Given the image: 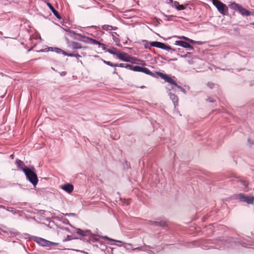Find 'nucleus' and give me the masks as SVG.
<instances>
[{
	"instance_id": "a878e982",
	"label": "nucleus",
	"mask_w": 254,
	"mask_h": 254,
	"mask_svg": "<svg viewBox=\"0 0 254 254\" xmlns=\"http://www.w3.org/2000/svg\"><path fill=\"white\" fill-rule=\"evenodd\" d=\"M63 55L70 57H74L75 54L71 53H67L66 52H63Z\"/></svg>"
},
{
	"instance_id": "5701e85b",
	"label": "nucleus",
	"mask_w": 254,
	"mask_h": 254,
	"mask_svg": "<svg viewBox=\"0 0 254 254\" xmlns=\"http://www.w3.org/2000/svg\"><path fill=\"white\" fill-rule=\"evenodd\" d=\"M74 239L75 238H73V237L72 236L67 235L66 236V237L63 240V242L70 241V240Z\"/></svg>"
},
{
	"instance_id": "aec40b11",
	"label": "nucleus",
	"mask_w": 254,
	"mask_h": 254,
	"mask_svg": "<svg viewBox=\"0 0 254 254\" xmlns=\"http://www.w3.org/2000/svg\"><path fill=\"white\" fill-rule=\"evenodd\" d=\"M71 45L73 49H79L83 48L80 43L76 42H71Z\"/></svg>"
},
{
	"instance_id": "f257e3e1",
	"label": "nucleus",
	"mask_w": 254,
	"mask_h": 254,
	"mask_svg": "<svg viewBox=\"0 0 254 254\" xmlns=\"http://www.w3.org/2000/svg\"><path fill=\"white\" fill-rule=\"evenodd\" d=\"M23 173L27 180L34 186L37 185L38 182L37 175L35 172V168L30 166L28 169H23Z\"/></svg>"
},
{
	"instance_id": "79ce46f5",
	"label": "nucleus",
	"mask_w": 254,
	"mask_h": 254,
	"mask_svg": "<svg viewBox=\"0 0 254 254\" xmlns=\"http://www.w3.org/2000/svg\"><path fill=\"white\" fill-rule=\"evenodd\" d=\"M190 38H188V37H186V41H188V42H190Z\"/></svg>"
},
{
	"instance_id": "0eeeda50",
	"label": "nucleus",
	"mask_w": 254,
	"mask_h": 254,
	"mask_svg": "<svg viewBox=\"0 0 254 254\" xmlns=\"http://www.w3.org/2000/svg\"><path fill=\"white\" fill-rule=\"evenodd\" d=\"M150 45L152 47H156L158 48H160L163 50H165L167 51L171 50V53H172L173 52L175 51V49H172L170 46L166 45L164 43L158 42V41H153L151 42L150 43Z\"/></svg>"
},
{
	"instance_id": "c85d7f7f",
	"label": "nucleus",
	"mask_w": 254,
	"mask_h": 254,
	"mask_svg": "<svg viewBox=\"0 0 254 254\" xmlns=\"http://www.w3.org/2000/svg\"><path fill=\"white\" fill-rule=\"evenodd\" d=\"M160 57L163 60L167 61L168 62H170V61H176L177 60L176 59H167V58L166 57H164L163 56H160Z\"/></svg>"
},
{
	"instance_id": "49530a36",
	"label": "nucleus",
	"mask_w": 254,
	"mask_h": 254,
	"mask_svg": "<svg viewBox=\"0 0 254 254\" xmlns=\"http://www.w3.org/2000/svg\"><path fill=\"white\" fill-rule=\"evenodd\" d=\"M136 250H139L140 249V248H136Z\"/></svg>"
},
{
	"instance_id": "1a4fd4ad",
	"label": "nucleus",
	"mask_w": 254,
	"mask_h": 254,
	"mask_svg": "<svg viewBox=\"0 0 254 254\" xmlns=\"http://www.w3.org/2000/svg\"><path fill=\"white\" fill-rule=\"evenodd\" d=\"M215 6L217 8L218 11L221 14H224L225 11L227 10V6L222 2L217 0L215 3Z\"/></svg>"
},
{
	"instance_id": "f8f14e48",
	"label": "nucleus",
	"mask_w": 254,
	"mask_h": 254,
	"mask_svg": "<svg viewBox=\"0 0 254 254\" xmlns=\"http://www.w3.org/2000/svg\"><path fill=\"white\" fill-rule=\"evenodd\" d=\"M61 188L66 192L70 193L73 190V186L71 184L66 183L61 186Z\"/></svg>"
},
{
	"instance_id": "20e7f679",
	"label": "nucleus",
	"mask_w": 254,
	"mask_h": 254,
	"mask_svg": "<svg viewBox=\"0 0 254 254\" xmlns=\"http://www.w3.org/2000/svg\"><path fill=\"white\" fill-rule=\"evenodd\" d=\"M234 198L239 199L240 201L246 202L249 204H253L254 202V196H247L242 193L235 195Z\"/></svg>"
},
{
	"instance_id": "6e6552de",
	"label": "nucleus",
	"mask_w": 254,
	"mask_h": 254,
	"mask_svg": "<svg viewBox=\"0 0 254 254\" xmlns=\"http://www.w3.org/2000/svg\"><path fill=\"white\" fill-rule=\"evenodd\" d=\"M116 56L120 60L126 62L131 63V59L135 61H138V60L136 58H131L129 56L127 57L126 54L125 53H121L120 52H118L117 55H116Z\"/></svg>"
},
{
	"instance_id": "2f4dec72",
	"label": "nucleus",
	"mask_w": 254,
	"mask_h": 254,
	"mask_svg": "<svg viewBox=\"0 0 254 254\" xmlns=\"http://www.w3.org/2000/svg\"><path fill=\"white\" fill-rule=\"evenodd\" d=\"M99 46H101L103 50H105V51H106V50H107L106 48V45L105 44L101 43Z\"/></svg>"
},
{
	"instance_id": "7ed1b4c3",
	"label": "nucleus",
	"mask_w": 254,
	"mask_h": 254,
	"mask_svg": "<svg viewBox=\"0 0 254 254\" xmlns=\"http://www.w3.org/2000/svg\"><path fill=\"white\" fill-rule=\"evenodd\" d=\"M161 78L164 79L165 82H167L171 86V88L172 90L175 91L176 88H178V89H180V90L183 93H186V90L181 86L179 85L177 82L168 74L164 73L163 75H162Z\"/></svg>"
},
{
	"instance_id": "7c9ffc66",
	"label": "nucleus",
	"mask_w": 254,
	"mask_h": 254,
	"mask_svg": "<svg viewBox=\"0 0 254 254\" xmlns=\"http://www.w3.org/2000/svg\"><path fill=\"white\" fill-rule=\"evenodd\" d=\"M126 64H116L117 66L121 67H125V68H126Z\"/></svg>"
},
{
	"instance_id": "a19ab883",
	"label": "nucleus",
	"mask_w": 254,
	"mask_h": 254,
	"mask_svg": "<svg viewBox=\"0 0 254 254\" xmlns=\"http://www.w3.org/2000/svg\"><path fill=\"white\" fill-rule=\"evenodd\" d=\"M186 37H185V36H182V37H181V38L186 40Z\"/></svg>"
},
{
	"instance_id": "b1692460",
	"label": "nucleus",
	"mask_w": 254,
	"mask_h": 254,
	"mask_svg": "<svg viewBox=\"0 0 254 254\" xmlns=\"http://www.w3.org/2000/svg\"><path fill=\"white\" fill-rule=\"evenodd\" d=\"M106 52H107L110 54L115 56H116V55H117L118 53V52H115L114 50L109 49H107V50H106Z\"/></svg>"
},
{
	"instance_id": "473e14b6",
	"label": "nucleus",
	"mask_w": 254,
	"mask_h": 254,
	"mask_svg": "<svg viewBox=\"0 0 254 254\" xmlns=\"http://www.w3.org/2000/svg\"><path fill=\"white\" fill-rule=\"evenodd\" d=\"M207 85L210 88L212 89L214 86V84L212 82H208Z\"/></svg>"
},
{
	"instance_id": "ddd939ff",
	"label": "nucleus",
	"mask_w": 254,
	"mask_h": 254,
	"mask_svg": "<svg viewBox=\"0 0 254 254\" xmlns=\"http://www.w3.org/2000/svg\"><path fill=\"white\" fill-rule=\"evenodd\" d=\"M168 94L170 98L171 99L174 104L175 108H176V107L178 106L179 98L178 96L171 92H169Z\"/></svg>"
},
{
	"instance_id": "4468645a",
	"label": "nucleus",
	"mask_w": 254,
	"mask_h": 254,
	"mask_svg": "<svg viewBox=\"0 0 254 254\" xmlns=\"http://www.w3.org/2000/svg\"><path fill=\"white\" fill-rule=\"evenodd\" d=\"M15 165L17 167V169L19 170H21L23 172V169H28V167H25V165L23 161L21 160L17 159L15 160Z\"/></svg>"
},
{
	"instance_id": "a211bd4d",
	"label": "nucleus",
	"mask_w": 254,
	"mask_h": 254,
	"mask_svg": "<svg viewBox=\"0 0 254 254\" xmlns=\"http://www.w3.org/2000/svg\"><path fill=\"white\" fill-rule=\"evenodd\" d=\"M102 28L103 30L107 31H111V30H116L118 29L117 27L113 26L111 25H106V24L103 25L102 26Z\"/></svg>"
},
{
	"instance_id": "9d476101",
	"label": "nucleus",
	"mask_w": 254,
	"mask_h": 254,
	"mask_svg": "<svg viewBox=\"0 0 254 254\" xmlns=\"http://www.w3.org/2000/svg\"><path fill=\"white\" fill-rule=\"evenodd\" d=\"M175 45L181 46L186 49H193V47L190 43L184 41H176Z\"/></svg>"
},
{
	"instance_id": "6ab92c4d",
	"label": "nucleus",
	"mask_w": 254,
	"mask_h": 254,
	"mask_svg": "<svg viewBox=\"0 0 254 254\" xmlns=\"http://www.w3.org/2000/svg\"><path fill=\"white\" fill-rule=\"evenodd\" d=\"M173 6H174L178 10H183L185 8V7L183 5H180L179 2L177 1H174Z\"/></svg>"
},
{
	"instance_id": "e433bc0d",
	"label": "nucleus",
	"mask_w": 254,
	"mask_h": 254,
	"mask_svg": "<svg viewBox=\"0 0 254 254\" xmlns=\"http://www.w3.org/2000/svg\"><path fill=\"white\" fill-rule=\"evenodd\" d=\"M190 54V53H189L188 52V53H187V54H186L185 55H183V56H182L181 57H184V58H187L188 57V54Z\"/></svg>"
},
{
	"instance_id": "cd10ccee",
	"label": "nucleus",
	"mask_w": 254,
	"mask_h": 254,
	"mask_svg": "<svg viewBox=\"0 0 254 254\" xmlns=\"http://www.w3.org/2000/svg\"><path fill=\"white\" fill-rule=\"evenodd\" d=\"M104 239H107V240H109L110 241H112V242H119V243H122V242L121 241H117V240H115L114 239H110L108 237H107V236H105V237H104Z\"/></svg>"
},
{
	"instance_id": "ea45409f",
	"label": "nucleus",
	"mask_w": 254,
	"mask_h": 254,
	"mask_svg": "<svg viewBox=\"0 0 254 254\" xmlns=\"http://www.w3.org/2000/svg\"><path fill=\"white\" fill-rule=\"evenodd\" d=\"M10 157L11 159H14V154H11V155H10Z\"/></svg>"
},
{
	"instance_id": "dca6fc26",
	"label": "nucleus",
	"mask_w": 254,
	"mask_h": 254,
	"mask_svg": "<svg viewBox=\"0 0 254 254\" xmlns=\"http://www.w3.org/2000/svg\"><path fill=\"white\" fill-rule=\"evenodd\" d=\"M47 5L52 11L54 15L59 19L62 18L61 15L59 14L58 11L53 7V6L49 2L47 3Z\"/></svg>"
},
{
	"instance_id": "c9c22d12",
	"label": "nucleus",
	"mask_w": 254,
	"mask_h": 254,
	"mask_svg": "<svg viewBox=\"0 0 254 254\" xmlns=\"http://www.w3.org/2000/svg\"><path fill=\"white\" fill-rule=\"evenodd\" d=\"M190 43L191 44H195L196 43V41L193 40L192 39H190Z\"/></svg>"
},
{
	"instance_id": "c03bdc74",
	"label": "nucleus",
	"mask_w": 254,
	"mask_h": 254,
	"mask_svg": "<svg viewBox=\"0 0 254 254\" xmlns=\"http://www.w3.org/2000/svg\"><path fill=\"white\" fill-rule=\"evenodd\" d=\"M126 203L127 205L129 204V202L128 201H127V202H126Z\"/></svg>"
},
{
	"instance_id": "f704fd0d",
	"label": "nucleus",
	"mask_w": 254,
	"mask_h": 254,
	"mask_svg": "<svg viewBox=\"0 0 254 254\" xmlns=\"http://www.w3.org/2000/svg\"><path fill=\"white\" fill-rule=\"evenodd\" d=\"M64 215H65V216H75L76 215V214L75 213H66Z\"/></svg>"
},
{
	"instance_id": "423d86ee",
	"label": "nucleus",
	"mask_w": 254,
	"mask_h": 254,
	"mask_svg": "<svg viewBox=\"0 0 254 254\" xmlns=\"http://www.w3.org/2000/svg\"><path fill=\"white\" fill-rule=\"evenodd\" d=\"M231 6L232 8L238 10L242 15L249 16L251 15V12L250 11L235 2L231 4Z\"/></svg>"
},
{
	"instance_id": "2eb2a0df",
	"label": "nucleus",
	"mask_w": 254,
	"mask_h": 254,
	"mask_svg": "<svg viewBox=\"0 0 254 254\" xmlns=\"http://www.w3.org/2000/svg\"><path fill=\"white\" fill-rule=\"evenodd\" d=\"M76 233L81 236H87L91 234L90 230L83 231L80 228H76L75 229Z\"/></svg>"
},
{
	"instance_id": "412c9836",
	"label": "nucleus",
	"mask_w": 254,
	"mask_h": 254,
	"mask_svg": "<svg viewBox=\"0 0 254 254\" xmlns=\"http://www.w3.org/2000/svg\"><path fill=\"white\" fill-rule=\"evenodd\" d=\"M48 51L54 52V48H53V47H48V48H46L45 49H41V50H40L39 51H37V52H39V53L46 52H48Z\"/></svg>"
},
{
	"instance_id": "37998d69",
	"label": "nucleus",
	"mask_w": 254,
	"mask_h": 254,
	"mask_svg": "<svg viewBox=\"0 0 254 254\" xmlns=\"http://www.w3.org/2000/svg\"><path fill=\"white\" fill-rule=\"evenodd\" d=\"M113 74H117V71H116V69H115V70L114 71V72H113Z\"/></svg>"
},
{
	"instance_id": "393cba45",
	"label": "nucleus",
	"mask_w": 254,
	"mask_h": 254,
	"mask_svg": "<svg viewBox=\"0 0 254 254\" xmlns=\"http://www.w3.org/2000/svg\"><path fill=\"white\" fill-rule=\"evenodd\" d=\"M54 52H56L58 54L62 53L63 52H64V51L62 50L61 49L59 48H54Z\"/></svg>"
},
{
	"instance_id": "4c0bfd02",
	"label": "nucleus",
	"mask_w": 254,
	"mask_h": 254,
	"mask_svg": "<svg viewBox=\"0 0 254 254\" xmlns=\"http://www.w3.org/2000/svg\"><path fill=\"white\" fill-rule=\"evenodd\" d=\"M74 57H76V58H80V57H81V56L79 54H75V56Z\"/></svg>"
},
{
	"instance_id": "f3484780",
	"label": "nucleus",
	"mask_w": 254,
	"mask_h": 254,
	"mask_svg": "<svg viewBox=\"0 0 254 254\" xmlns=\"http://www.w3.org/2000/svg\"><path fill=\"white\" fill-rule=\"evenodd\" d=\"M149 224L151 225H156L161 227H165L167 225L166 222L164 221H161L160 222L150 221Z\"/></svg>"
},
{
	"instance_id": "39448f33",
	"label": "nucleus",
	"mask_w": 254,
	"mask_h": 254,
	"mask_svg": "<svg viewBox=\"0 0 254 254\" xmlns=\"http://www.w3.org/2000/svg\"><path fill=\"white\" fill-rule=\"evenodd\" d=\"M34 241L39 245L43 247H50L51 246H57L58 243L52 242L45 239L36 237L34 239Z\"/></svg>"
},
{
	"instance_id": "f03ea898",
	"label": "nucleus",
	"mask_w": 254,
	"mask_h": 254,
	"mask_svg": "<svg viewBox=\"0 0 254 254\" xmlns=\"http://www.w3.org/2000/svg\"><path fill=\"white\" fill-rule=\"evenodd\" d=\"M132 69L133 71L143 72L147 75H149L152 77L156 78H158L159 77L161 78L162 75L164 74L163 73L159 71H155V72H152L148 68L146 67L140 66L138 65L134 66Z\"/></svg>"
},
{
	"instance_id": "4be33fe9",
	"label": "nucleus",
	"mask_w": 254,
	"mask_h": 254,
	"mask_svg": "<svg viewBox=\"0 0 254 254\" xmlns=\"http://www.w3.org/2000/svg\"><path fill=\"white\" fill-rule=\"evenodd\" d=\"M102 62L112 67H117L116 64H113L109 61H106L104 60H102Z\"/></svg>"
},
{
	"instance_id": "bb28decb",
	"label": "nucleus",
	"mask_w": 254,
	"mask_h": 254,
	"mask_svg": "<svg viewBox=\"0 0 254 254\" xmlns=\"http://www.w3.org/2000/svg\"><path fill=\"white\" fill-rule=\"evenodd\" d=\"M240 182L241 183V184L243 185L244 186L247 187L249 184H248V182L246 181H245V180H241L240 181Z\"/></svg>"
},
{
	"instance_id": "58836bf2",
	"label": "nucleus",
	"mask_w": 254,
	"mask_h": 254,
	"mask_svg": "<svg viewBox=\"0 0 254 254\" xmlns=\"http://www.w3.org/2000/svg\"><path fill=\"white\" fill-rule=\"evenodd\" d=\"M202 43L200 41H196V43L195 44L201 45Z\"/></svg>"
},
{
	"instance_id": "72a5a7b5",
	"label": "nucleus",
	"mask_w": 254,
	"mask_h": 254,
	"mask_svg": "<svg viewBox=\"0 0 254 254\" xmlns=\"http://www.w3.org/2000/svg\"><path fill=\"white\" fill-rule=\"evenodd\" d=\"M206 101L209 102H211V103H214L215 102V101L214 100H213L212 99H211L210 97H208L207 98H206Z\"/></svg>"
},
{
	"instance_id": "a18cd8bd",
	"label": "nucleus",
	"mask_w": 254,
	"mask_h": 254,
	"mask_svg": "<svg viewBox=\"0 0 254 254\" xmlns=\"http://www.w3.org/2000/svg\"><path fill=\"white\" fill-rule=\"evenodd\" d=\"M3 232H4V233H8V232L5 231H3Z\"/></svg>"
},
{
	"instance_id": "c756f323",
	"label": "nucleus",
	"mask_w": 254,
	"mask_h": 254,
	"mask_svg": "<svg viewBox=\"0 0 254 254\" xmlns=\"http://www.w3.org/2000/svg\"><path fill=\"white\" fill-rule=\"evenodd\" d=\"M133 67L134 66H133L132 65H131L130 64H127L126 65V68L127 69H130L131 70H133L132 68H133Z\"/></svg>"
},
{
	"instance_id": "9b49d317",
	"label": "nucleus",
	"mask_w": 254,
	"mask_h": 254,
	"mask_svg": "<svg viewBox=\"0 0 254 254\" xmlns=\"http://www.w3.org/2000/svg\"><path fill=\"white\" fill-rule=\"evenodd\" d=\"M78 36H79L80 37H82V38H84L86 39V40H84V42H85V43H87L90 42L92 44L98 45L99 46L100 45V44L101 43V42L100 41H97L96 39H92V38H90L89 37H86V36H82L80 34H78Z\"/></svg>"
},
{
	"instance_id": "de8ad7c7",
	"label": "nucleus",
	"mask_w": 254,
	"mask_h": 254,
	"mask_svg": "<svg viewBox=\"0 0 254 254\" xmlns=\"http://www.w3.org/2000/svg\"><path fill=\"white\" fill-rule=\"evenodd\" d=\"M113 33L116 34V35H117V33L116 32H114Z\"/></svg>"
}]
</instances>
